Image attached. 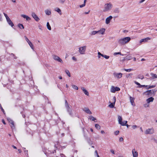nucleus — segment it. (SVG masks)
Masks as SVG:
<instances>
[{
  "label": "nucleus",
  "instance_id": "obj_31",
  "mask_svg": "<svg viewBox=\"0 0 157 157\" xmlns=\"http://www.w3.org/2000/svg\"><path fill=\"white\" fill-rule=\"evenodd\" d=\"M47 26L48 29L49 30H51V26H50L49 23L48 22H47Z\"/></svg>",
  "mask_w": 157,
  "mask_h": 157
},
{
  "label": "nucleus",
  "instance_id": "obj_32",
  "mask_svg": "<svg viewBox=\"0 0 157 157\" xmlns=\"http://www.w3.org/2000/svg\"><path fill=\"white\" fill-rule=\"evenodd\" d=\"M18 26L21 29H23L24 28L23 25L22 24H18Z\"/></svg>",
  "mask_w": 157,
  "mask_h": 157
},
{
  "label": "nucleus",
  "instance_id": "obj_35",
  "mask_svg": "<svg viewBox=\"0 0 157 157\" xmlns=\"http://www.w3.org/2000/svg\"><path fill=\"white\" fill-rule=\"evenodd\" d=\"M95 128L98 129H100V126L98 124H96L95 125Z\"/></svg>",
  "mask_w": 157,
  "mask_h": 157
},
{
  "label": "nucleus",
  "instance_id": "obj_28",
  "mask_svg": "<svg viewBox=\"0 0 157 157\" xmlns=\"http://www.w3.org/2000/svg\"><path fill=\"white\" fill-rule=\"evenodd\" d=\"M3 14H4V15L5 16V17L6 18V21L7 22L11 20L9 18V17H8V16L5 13H4Z\"/></svg>",
  "mask_w": 157,
  "mask_h": 157
},
{
  "label": "nucleus",
  "instance_id": "obj_26",
  "mask_svg": "<svg viewBox=\"0 0 157 157\" xmlns=\"http://www.w3.org/2000/svg\"><path fill=\"white\" fill-rule=\"evenodd\" d=\"M110 104L108 106L110 108H113L115 105V104L114 103H111L110 101L109 102Z\"/></svg>",
  "mask_w": 157,
  "mask_h": 157
},
{
  "label": "nucleus",
  "instance_id": "obj_60",
  "mask_svg": "<svg viewBox=\"0 0 157 157\" xmlns=\"http://www.w3.org/2000/svg\"><path fill=\"white\" fill-rule=\"evenodd\" d=\"M90 12V10H89L87 12H85V14H89V13Z\"/></svg>",
  "mask_w": 157,
  "mask_h": 157
},
{
  "label": "nucleus",
  "instance_id": "obj_21",
  "mask_svg": "<svg viewBox=\"0 0 157 157\" xmlns=\"http://www.w3.org/2000/svg\"><path fill=\"white\" fill-rule=\"evenodd\" d=\"M154 100V98L152 97H151L146 100L147 103H149L150 102H152Z\"/></svg>",
  "mask_w": 157,
  "mask_h": 157
},
{
  "label": "nucleus",
  "instance_id": "obj_19",
  "mask_svg": "<svg viewBox=\"0 0 157 157\" xmlns=\"http://www.w3.org/2000/svg\"><path fill=\"white\" fill-rule=\"evenodd\" d=\"M7 120L9 123L11 124L10 126L12 128L14 127V124L13 121L10 118L7 119Z\"/></svg>",
  "mask_w": 157,
  "mask_h": 157
},
{
  "label": "nucleus",
  "instance_id": "obj_39",
  "mask_svg": "<svg viewBox=\"0 0 157 157\" xmlns=\"http://www.w3.org/2000/svg\"><path fill=\"white\" fill-rule=\"evenodd\" d=\"M66 0H59V2L62 4H64V3L65 2Z\"/></svg>",
  "mask_w": 157,
  "mask_h": 157
},
{
  "label": "nucleus",
  "instance_id": "obj_54",
  "mask_svg": "<svg viewBox=\"0 0 157 157\" xmlns=\"http://www.w3.org/2000/svg\"><path fill=\"white\" fill-rule=\"evenodd\" d=\"M110 151H111V152L113 154H115V152H114V151L113 150H111Z\"/></svg>",
  "mask_w": 157,
  "mask_h": 157
},
{
  "label": "nucleus",
  "instance_id": "obj_27",
  "mask_svg": "<svg viewBox=\"0 0 157 157\" xmlns=\"http://www.w3.org/2000/svg\"><path fill=\"white\" fill-rule=\"evenodd\" d=\"M89 119L91 120L92 121H95V122H97L96 121H95V120H96V119L92 116H90L89 117Z\"/></svg>",
  "mask_w": 157,
  "mask_h": 157
},
{
  "label": "nucleus",
  "instance_id": "obj_4",
  "mask_svg": "<svg viewBox=\"0 0 157 157\" xmlns=\"http://www.w3.org/2000/svg\"><path fill=\"white\" fill-rule=\"evenodd\" d=\"M118 123L122 126H125V124H126L127 123V121H122V118L121 116L119 115L118 116Z\"/></svg>",
  "mask_w": 157,
  "mask_h": 157
},
{
  "label": "nucleus",
  "instance_id": "obj_43",
  "mask_svg": "<svg viewBox=\"0 0 157 157\" xmlns=\"http://www.w3.org/2000/svg\"><path fill=\"white\" fill-rule=\"evenodd\" d=\"M118 54L121 55V52H115L114 53L113 55L114 56H116L117 55H118Z\"/></svg>",
  "mask_w": 157,
  "mask_h": 157
},
{
  "label": "nucleus",
  "instance_id": "obj_24",
  "mask_svg": "<svg viewBox=\"0 0 157 157\" xmlns=\"http://www.w3.org/2000/svg\"><path fill=\"white\" fill-rule=\"evenodd\" d=\"M150 75L151 76L152 79H154L157 78V75L153 73H151Z\"/></svg>",
  "mask_w": 157,
  "mask_h": 157
},
{
  "label": "nucleus",
  "instance_id": "obj_49",
  "mask_svg": "<svg viewBox=\"0 0 157 157\" xmlns=\"http://www.w3.org/2000/svg\"><path fill=\"white\" fill-rule=\"evenodd\" d=\"M119 140L120 142H122L124 140L123 138L122 137H121L119 138Z\"/></svg>",
  "mask_w": 157,
  "mask_h": 157
},
{
  "label": "nucleus",
  "instance_id": "obj_61",
  "mask_svg": "<svg viewBox=\"0 0 157 157\" xmlns=\"http://www.w3.org/2000/svg\"><path fill=\"white\" fill-rule=\"evenodd\" d=\"M12 147H13L14 148V149H17V147H16V146H14V145H13V146H12Z\"/></svg>",
  "mask_w": 157,
  "mask_h": 157
},
{
  "label": "nucleus",
  "instance_id": "obj_3",
  "mask_svg": "<svg viewBox=\"0 0 157 157\" xmlns=\"http://www.w3.org/2000/svg\"><path fill=\"white\" fill-rule=\"evenodd\" d=\"M87 47L86 45L81 46L78 48V51L81 55H84L85 54Z\"/></svg>",
  "mask_w": 157,
  "mask_h": 157
},
{
  "label": "nucleus",
  "instance_id": "obj_53",
  "mask_svg": "<svg viewBox=\"0 0 157 157\" xmlns=\"http://www.w3.org/2000/svg\"><path fill=\"white\" fill-rule=\"evenodd\" d=\"M155 85H154V86H149V88H150V89L152 88H153L155 87Z\"/></svg>",
  "mask_w": 157,
  "mask_h": 157
},
{
  "label": "nucleus",
  "instance_id": "obj_51",
  "mask_svg": "<svg viewBox=\"0 0 157 157\" xmlns=\"http://www.w3.org/2000/svg\"><path fill=\"white\" fill-rule=\"evenodd\" d=\"M98 55H100V56H102L103 57H104V55H103V54H101L100 52H98Z\"/></svg>",
  "mask_w": 157,
  "mask_h": 157
},
{
  "label": "nucleus",
  "instance_id": "obj_42",
  "mask_svg": "<svg viewBox=\"0 0 157 157\" xmlns=\"http://www.w3.org/2000/svg\"><path fill=\"white\" fill-rule=\"evenodd\" d=\"M119 11V9L118 8H116L114 10V12L115 13H118Z\"/></svg>",
  "mask_w": 157,
  "mask_h": 157
},
{
  "label": "nucleus",
  "instance_id": "obj_14",
  "mask_svg": "<svg viewBox=\"0 0 157 157\" xmlns=\"http://www.w3.org/2000/svg\"><path fill=\"white\" fill-rule=\"evenodd\" d=\"M132 153L133 157H137L138 155V152L136 151L135 149H133L132 150Z\"/></svg>",
  "mask_w": 157,
  "mask_h": 157
},
{
  "label": "nucleus",
  "instance_id": "obj_64",
  "mask_svg": "<svg viewBox=\"0 0 157 157\" xmlns=\"http://www.w3.org/2000/svg\"><path fill=\"white\" fill-rule=\"evenodd\" d=\"M59 78L60 79H61L62 78V77L61 76H59Z\"/></svg>",
  "mask_w": 157,
  "mask_h": 157
},
{
  "label": "nucleus",
  "instance_id": "obj_8",
  "mask_svg": "<svg viewBox=\"0 0 157 157\" xmlns=\"http://www.w3.org/2000/svg\"><path fill=\"white\" fill-rule=\"evenodd\" d=\"M154 130L153 128L147 129L145 131V134H151L154 133Z\"/></svg>",
  "mask_w": 157,
  "mask_h": 157
},
{
  "label": "nucleus",
  "instance_id": "obj_9",
  "mask_svg": "<svg viewBox=\"0 0 157 157\" xmlns=\"http://www.w3.org/2000/svg\"><path fill=\"white\" fill-rule=\"evenodd\" d=\"M65 107L68 112L70 114H71L72 112L71 109L69 105L66 100H65Z\"/></svg>",
  "mask_w": 157,
  "mask_h": 157
},
{
  "label": "nucleus",
  "instance_id": "obj_56",
  "mask_svg": "<svg viewBox=\"0 0 157 157\" xmlns=\"http://www.w3.org/2000/svg\"><path fill=\"white\" fill-rule=\"evenodd\" d=\"M145 0H141L139 2V3H143L144 2Z\"/></svg>",
  "mask_w": 157,
  "mask_h": 157
},
{
  "label": "nucleus",
  "instance_id": "obj_33",
  "mask_svg": "<svg viewBox=\"0 0 157 157\" xmlns=\"http://www.w3.org/2000/svg\"><path fill=\"white\" fill-rule=\"evenodd\" d=\"M125 58V59L126 60H130L131 59L132 57L131 56H129V55H128L127 56H126Z\"/></svg>",
  "mask_w": 157,
  "mask_h": 157
},
{
  "label": "nucleus",
  "instance_id": "obj_25",
  "mask_svg": "<svg viewBox=\"0 0 157 157\" xmlns=\"http://www.w3.org/2000/svg\"><path fill=\"white\" fill-rule=\"evenodd\" d=\"M28 44H29V45L31 49L33 50H34V46L33 44L30 41L29 43H28Z\"/></svg>",
  "mask_w": 157,
  "mask_h": 157
},
{
  "label": "nucleus",
  "instance_id": "obj_7",
  "mask_svg": "<svg viewBox=\"0 0 157 157\" xmlns=\"http://www.w3.org/2000/svg\"><path fill=\"white\" fill-rule=\"evenodd\" d=\"M53 58L56 61H57L61 63H63V62L62 59L60 58L59 56H56L55 55H54L53 56Z\"/></svg>",
  "mask_w": 157,
  "mask_h": 157
},
{
  "label": "nucleus",
  "instance_id": "obj_22",
  "mask_svg": "<svg viewBox=\"0 0 157 157\" xmlns=\"http://www.w3.org/2000/svg\"><path fill=\"white\" fill-rule=\"evenodd\" d=\"M129 98H130V102L131 103V105H133L134 106H135L134 102V98L133 97H131V96H130Z\"/></svg>",
  "mask_w": 157,
  "mask_h": 157
},
{
  "label": "nucleus",
  "instance_id": "obj_11",
  "mask_svg": "<svg viewBox=\"0 0 157 157\" xmlns=\"http://www.w3.org/2000/svg\"><path fill=\"white\" fill-rule=\"evenodd\" d=\"M151 39V38L149 37H147L146 38H145L144 39H141L139 43L141 44L143 42H147L149 40H150Z\"/></svg>",
  "mask_w": 157,
  "mask_h": 157
},
{
  "label": "nucleus",
  "instance_id": "obj_36",
  "mask_svg": "<svg viewBox=\"0 0 157 157\" xmlns=\"http://www.w3.org/2000/svg\"><path fill=\"white\" fill-rule=\"evenodd\" d=\"M8 23L11 27H13L14 25L13 23L11 20L9 21L8 22Z\"/></svg>",
  "mask_w": 157,
  "mask_h": 157
},
{
  "label": "nucleus",
  "instance_id": "obj_13",
  "mask_svg": "<svg viewBox=\"0 0 157 157\" xmlns=\"http://www.w3.org/2000/svg\"><path fill=\"white\" fill-rule=\"evenodd\" d=\"M105 29L104 28H101L100 30L98 31V33L99 34L104 35L105 33Z\"/></svg>",
  "mask_w": 157,
  "mask_h": 157
},
{
  "label": "nucleus",
  "instance_id": "obj_50",
  "mask_svg": "<svg viewBox=\"0 0 157 157\" xmlns=\"http://www.w3.org/2000/svg\"><path fill=\"white\" fill-rule=\"evenodd\" d=\"M85 6V4H82V5H80L79 6V7H80V8H82V7Z\"/></svg>",
  "mask_w": 157,
  "mask_h": 157
},
{
  "label": "nucleus",
  "instance_id": "obj_38",
  "mask_svg": "<svg viewBox=\"0 0 157 157\" xmlns=\"http://www.w3.org/2000/svg\"><path fill=\"white\" fill-rule=\"evenodd\" d=\"M133 70L132 69H124V70L128 72H130L132 71Z\"/></svg>",
  "mask_w": 157,
  "mask_h": 157
},
{
  "label": "nucleus",
  "instance_id": "obj_12",
  "mask_svg": "<svg viewBox=\"0 0 157 157\" xmlns=\"http://www.w3.org/2000/svg\"><path fill=\"white\" fill-rule=\"evenodd\" d=\"M82 110L88 114H92V113L91 112L87 107H84L82 109Z\"/></svg>",
  "mask_w": 157,
  "mask_h": 157
},
{
  "label": "nucleus",
  "instance_id": "obj_59",
  "mask_svg": "<svg viewBox=\"0 0 157 157\" xmlns=\"http://www.w3.org/2000/svg\"><path fill=\"white\" fill-rule=\"evenodd\" d=\"M101 132L102 134H104L105 133V132L103 130L101 131Z\"/></svg>",
  "mask_w": 157,
  "mask_h": 157
},
{
  "label": "nucleus",
  "instance_id": "obj_46",
  "mask_svg": "<svg viewBox=\"0 0 157 157\" xmlns=\"http://www.w3.org/2000/svg\"><path fill=\"white\" fill-rule=\"evenodd\" d=\"M137 127V126L136 125H134L132 126V128L133 129H135Z\"/></svg>",
  "mask_w": 157,
  "mask_h": 157
},
{
  "label": "nucleus",
  "instance_id": "obj_15",
  "mask_svg": "<svg viewBox=\"0 0 157 157\" xmlns=\"http://www.w3.org/2000/svg\"><path fill=\"white\" fill-rule=\"evenodd\" d=\"M155 92V91L153 90H149L145 92V94L146 95H150V94H152Z\"/></svg>",
  "mask_w": 157,
  "mask_h": 157
},
{
  "label": "nucleus",
  "instance_id": "obj_23",
  "mask_svg": "<svg viewBox=\"0 0 157 157\" xmlns=\"http://www.w3.org/2000/svg\"><path fill=\"white\" fill-rule=\"evenodd\" d=\"M55 11L57 12L60 15L62 14V13L60 9L58 7L55 8L54 9Z\"/></svg>",
  "mask_w": 157,
  "mask_h": 157
},
{
  "label": "nucleus",
  "instance_id": "obj_44",
  "mask_svg": "<svg viewBox=\"0 0 157 157\" xmlns=\"http://www.w3.org/2000/svg\"><path fill=\"white\" fill-rule=\"evenodd\" d=\"M103 57L106 59H108L109 58V56L106 55H104Z\"/></svg>",
  "mask_w": 157,
  "mask_h": 157
},
{
  "label": "nucleus",
  "instance_id": "obj_2",
  "mask_svg": "<svg viewBox=\"0 0 157 157\" xmlns=\"http://www.w3.org/2000/svg\"><path fill=\"white\" fill-rule=\"evenodd\" d=\"M113 7V4L110 2L105 4L104 5L103 11L106 12L110 10Z\"/></svg>",
  "mask_w": 157,
  "mask_h": 157
},
{
  "label": "nucleus",
  "instance_id": "obj_40",
  "mask_svg": "<svg viewBox=\"0 0 157 157\" xmlns=\"http://www.w3.org/2000/svg\"><path fill=\"white\" fill-rule=\"evenodd\" d=\"M112 100V103H114L115 104L116 101V98L114 96L113 97Z\"/></svg>",
  "mask_w": 157,
  "mask_h": 157
},
{
  "label": "nucleus",
  "instance_id": "obj_57",
  "mask_svg": "<svg viewBox=\"0 0 157 157\" xmlns=\"http://www.w3.org/2000/svg\"><path fill=\"white\" fill-rule=\"evenodd\" d=\"M95 153L96 154L97 157H98V155H99L97 151H95Z\"/></svg>",
  "mask_w": 157,
  "mask_h": 157
},
{
  "label": "nucleus",
  "instance_id": "obj_5",
  "mask_svg": "<svg viewBox=\"0 0 157 157\" xmlns=\"http://www.w3.org/2000/svg\"><path fill=\"white\" fill-rule=\"evenodd\" d=\"M113 75L115 78L119 79L122 77L123 74L121 73H117L115 72L113 73Z\"/></svg>",
  "mask_w": 157,
  "mask_h": 157
},
{
  "label": "nucleus",
  "instance_id": "obj_18",
  "mask_svg": "<svg viewBox=\"0 0 157 157\" xmlns=\"http://www.w3.org/2000/svg\"><path fill=\"white\" fill-rule=\"evenodd\" d=\"M21 16L22 17H23V18L25 19L27 21H30L31 19V18L30 17L25 15L21 14Z\"/></svg>",
  "mask_w": 157,
  "mask_h": 157
},
{
  "label": "nucleus",
  "instance_id": "obj_62",
  "mask_svg": "<svg viewBox=\"0 0 157 157\" xmlns=\"http://www.w3.org/2000/svg\"><path fill=\"white\" fill-rule=\"evenodd\" d=\"M38 27L41 30H42V29L41 28V26L40 25H39L38 26Z\"/></svg>",
  "mask_w": 157,
  "mask_h": 157
},
{
  "label": "nucleus",
  "instance_id": "obj_30",
  "mask_svg": "<svg viewBox=\"0 0 157 157\" xmlns=\"http://www.w3.org/2000/svg\"><path fill=\"white\" fill-rule=\"evenodd\" d=\"M65 72L66 73L67 75L69 77H71L70 73L69 71V70H65Z\"/></svg>",
  "mask_w": 157,
  "mask_h": 157
},
{
  "label": "nucleus",
  "instance_id": "obj_55",
  "mask_svg": "<svg viewBox=\"0 0 157 157\" xmlns=\"http://www.w3.org/2000/svg\"><path fill=\"white\" fill-rule=\"evenodd\" d=\"M0 108H1V110H2V111L4 113V109L2 108V107L1 106V105H0Z\"/></svg>",
  "mask_w": 157,
  "mask_h": 157
},
{
  "label": "nucleus",
  "instance_id": "obj_63",
  "mask_svg": "<svg viewBox=\"0 0 157 157\" xmlns=\"http://www.w3.org/2000/svg\"><path fill=\"white\" fill-rule=\"evenodd\" d=\"M2 122L4 124H6V123H5L4 121L3 120H2Z\"/></svg>",
  "mask_w": 157,
  "mask_h": 157
},
{
  "label": "nucleus",
  "instance_id": "obj_37",
  "mask_svg": "<svg viewBox=\"0 0 157 157\" xmlns=\"http://www.w3.org/2000/svg\"><path fill=\"white\" fill-rule=\"evenodd\" d=\"M72 87L75 89V90H78V87L76 86V85H72Z\"/></svg>",
  "mask_w": 157,
  "mask_h": 157
},
{
  "label": "nucleus",
  "instance_id": "obj_17",
  "mask_svg": "<svg viewBox=\"0 0 157 157\" xmlns=\"http://www.w3.org/2000/svg\"><path fill=\"white\" fill-rule=\"evenodd\" d=\"M113 18V17L111 16H110L109 17L106 18L105 19V23L107 24H109L110 22L112 19Z\"/></svg>",
  "mask_w": 157,
  "mask_h": 157
},
{
  "label": "nucleus",
  "instance_id": "obj_34",
  "mask_svg": "<svg viewBox=\"0 0 157 157\" xmlns=\"http://www.w3.org/2000/svg\"><path fill=\"white\" fill-rule=\"evenodd\" d=\"M135 83L138 85H139V86H140L139 87H145L146 86L145 85H140V84L139 83H138V82H136V81H135L134 82Z\"/></svg>",
  "mask_w": 157,
  "mask_h": 157
},
{
  "label": "nucleus",
  "instance_id": "obj_52",
  "mask_svg": "<svg viewBox=\"0 0 157 157\" xmlns=\"http://www.w3.org/2000/svg\"><path fill=\"white\" fill-rule=\"evenodd\" d=\"M72 59L75 61H77L76 58L74 56H73L72 57Z\"/></svg>",
  "mask_w": 157,
  "mask_h": 157
},
{
  "label": "nucleus",
  "instance_id": "obj_58",
  "mask_svg": "<svg viewBox=\"0 0 157 157\" xmlns=\"http://www.w3.org/2000/svg\"><path fill=\"white\" fill-rule=\"evenodd\" d=\"M25 40L28 43L30 41L29 40V39L28 38H27V39H25Z\"/></svg>",
  "mask_w": 157,
  "mask_h": 157
},
{
  "label": "nucleus",
  "instance_id": "obj_29",
  "mask_svg": "<svg viewBox=\"0 0 157 157\" xmlns=\"http://www.w3.org/2000/svg\"><path fill=\"white\" fill-rule=\"evenodd\" d=\"M98 33V31H93L91 32L90 34L91 35H94Z\"/></svg>",
  "mask_w": 157,
  "mask_h": 157
},
{
  "label": "nucleus",
  "instance_id": "obj_45",
  "mask_svg": "<svg viewBox=\"0 0 157 157\" xmlns=\"http://www.w3.org/2000/svg\"><path fill=\"white\" fill-rule=\"evenodd\" d=\"M119 131H117L114 132V134L116 135H117L119 134Z\"/></svg>",
  "mask_w": 157,
  "mask_h": 157
},
{
  "label": "nucleus",
  "instance_id": "obj_47",
  "mask_svg": "<svg viewBox=\"0 0 157 157\" xmlns=\"http://www.w3.org/2000/svg\"><path fill=\"white\" fill-rule=\"evenodd\" d=\"M138 78L142 79L144 78V77L143 76L139 75L138 76Z\"/></svg>",
  "mask_w": 157,
  "mask_h": 157
},
{
  "label": "nucleus",
  "instance_id": "obj_41",
  "mask_svg": "<svg viewBox=\"0 0 157 157\" xmlns=\"http://www.w3.org/2000/svg\"><path fill=\"white\" fill-rule=\"evenodd\" d=\"M144 106L145 108L149 107V103L147 102V103L144 104Z\"/></svg>",
  "mask_w": 157,
  "mask_h": 157
},
{
  "label": "nucleus",
  "instance_id": "obj_10",
  "mask_svg": "<svg viewBox=\"0 0 157 157\" xmlns=\"http://www.w3.org/2000/svg\"><path fill=\"white\" fill-rule=\"evenodd\" d=\"M31 15L33 17L35 20L37 22L40 20V18L35 13H32Z\"/></svg>",
  "mask_w": 157,
  "mask_h": 157
},
{
  "label": "nucleus",
  "instance_id": "obj_6",
  "mask_svg": "<svg viewBox=\"0 0 157 157\" xmlns=\"http://www.w3.org/2000/svg\"><path fill=\"white\" fill-rule=\"evenodd\" d=\"M120 90V88L118 87H114L113 86H111L110 91L111 93H114L116 91H119Z\"/></svg>",
  "mask_w": 157,
  "mask_h": 157
},
{
  "label": "nucleus",
  "instance_id": "obj_20",
  "mask_svg": "<svg viewBox=\"0 0 157 157\" xmlns=\"http://www.w3.org/2000/svg\"><path fill=\"white\" fill-rule=\"evenodd\" d=\"M81 90L83 91V92L84 93V94L87 95L89 96V93L88 91L84 88V87H82L81 88Z\"/></svg>",
  "mask_w": 157,
  "mask_h": 157
},
{
  "label": "nucleus",
  "instance_id": "obj_1",
  "mask_svg": "<svg viewBox=\"0 0 157 157\" xmlns=\"http://www.w3.org/2000/svg\"><path fill=\"white\" fill-rule=\"evenodd\" d=\"M131 40L130 37H126L118 39L117 42L119 45H124L129 43Z\"/></svg>",
  "mask_w": 157,
  "mask_h": 157
},
{
  "label": "nucleus",
  "instance_id": "obj_16",
  "mask_svg": "<svg viewBox=\"0 0 157 157\" xmlns=\"http://www.w3.org/2000/svg\"><path fill=\"white\" fill-rule=\"evenodd\" d=\"M44 12L47 15H50L52 13L51 10L50 9H47L45 10Z\"/></svg>",
  "mask_w": 157,
  "mask_h": 157
},
{
  "label": "nucleus",
  "instance_id": "obj_48",
  "mask_svg": "<svg viewBox=\"0 0 157 157\" xmlns=\"http://www.w3.org/2000/svg\"><path fill=\"white\" fill-rule=\"evenodd\" d=\"M132 73H129L128 75H126V77L127 78H129V76H131L132 75Z\"/></svg>",
  "mask_w": 157,
  "mask_h": 157
}]
</instances>
